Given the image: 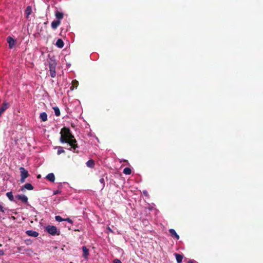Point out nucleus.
I'll return each instance as SVG.
<instances>
[{"instance_id": "nucleus-1", "label": "nucleus", "mask_w": 263, "mask_h": 263, "mask_svg": "<svg viewBox=\"0 0 263 263\" xmlns=\"http://www.w3.org/2000/svg\"><path fill=\"white\" fill-rule=\"evenodd\" d=\"M60 141L63 143H68L70 147L69 150L73 151V152L78 153L76 151V148L78 147L77 141L74 137L72 135L70 130L69 128L63 127L61 129Z\"/></svg>"}, {"instance_id": "nucleus-2", "label": "nucleus", "mask_w": 263, "mask_h": 263, "mask_svg": "<svg viewBox=\"0 0 263 263\" xmlns=\"http://www.w3.org/2000/svg\"><path fill=\"white\" fill-rule=\"evenodd\" d=\"M57 63L55 60L50 59L49 62V68L50 71V75L52 78H54L56 76L55 67Z\"/></svg>"}, {"instance_id": "nucleus-3", "label": "nucleus", "mask_w": 263, "mask_h": 263, "mask_svg": "<svg viewBox=\"0 0 263 263\" xmlns=\"http://www.w3.org/2000/svg\"><path fill=\"white\" fill-rule=\"evenodd\" d=\"M19 170L21 173L20 181L21 183H24L25 179L29 176L28 172L23 167H20Z\"/></svg>"}, {"instance_id": "nucleus-4", "label": "nucleus", "mask_w": 263, "mask_h": 263, "mask_svg": "<svg viewBox=\"0 0 263 263\" xmlns=\"http://www.w3.org/2000/svg\"><path fill=\"white\" fill-rule=\"evenodd\" d=\"M46 230L47 232L52 235H59L60 234V233H57V228L56 227L54 226H48L46 227Z\"/></svg>"}, {"instance_id": "nucleus-5", "label": "nucleus", "mask_w": 263, "mask_h": 263, "mask_svg": "<svg viewBox=\"0 0 263 263\" xmlns=\"http://www.w3.org/2000/svg\"><path fill=\"white\" fill-rule=\"evenodd\" d=\"M9 107V104L8 102H4L2 104L1 107H0V117L2 115L4 112V111L8 108Z\"/></svg>"}, {"instance_id": "nucleus-6", "label": "nucleus", "mask_w": 263, "mask_h": 263, "mask_svg": "<svg viewBox=\"0 0 263 263\" xmlns=\"http://www.w3.org/2000/svg\"><path fill=\"white\" fill-rule=\"evenodd\" d=\"M7 41L9 44V48L11 49L13 48L15 44V40L9 36L7 38Z\"/></svg>"}, {"instance_id": "nucleus-7", "label": "nucleus", "mask_w": 263, "mask_h": 263, "mask_svg": "<svg viewBox=\"0 0 263 263\" xmlns=\"http://www.w3.org/2000/svg\"><path fill=\"white\" fill-rule=\"evenodd\" d=\"M16 198L19 200L22 201L23 203H27L28 202V198L24 195H17Z\"/></svg>"}, {"instance_id": "nucleus-8", "label": "nucleus", "mask_w": 263, "mask_h": 263, "mask_svg": "<svg viewBox=\"0 0 263 263\" xmlns=\"http://www.w3.org/2000/svg\"><path fill=\"white\" fill-rule=\"evenodd\" d=\"M26 233L29 236L36 237L39 236V233L36 231L33 230H28L26 232Z\"/></svg>"}, {"instance_id": "nucleus-9", "label": "nucleus", "mask_w": 263, "mask_h": 263, "mask_svg": "<svg viewBox=\"0 0 263 263\" xmlns=\"http://www.w3.org/2000/svg\"><path fill=\"white\" fill-rule=\"evenodd\" d=\"M82 251L83 252V256L85 259H87L89 256V250L86 246L82 247Z\"/></svg>"}, {"instance_id": "nucleus-10", "label": "nucleus", "mask_w": 263, "mask_h": 263, "mask_svg": "<svg viewBox=\"0 0 263 263\" xmlns=\"http://www.w3.org/2000/svg\"><path fill=\"white\" fill-rule=\"evenodd\" d=\"M61 24V21L59 20H54L53 21L51 24V26L52 29H56Z\"/></svg>"}, {"instance_id": "nucleus-11", "label": "nucleus", "mask_w": 263, "mask_h": 263, "mask_svg": "<svg viewBox=\"0 0 263 263\" xmlns=\"http://www.w3.org/2000/svg\"><path fill=\"white\" fill-rule=\"evenodd\" d=\"M169 232L171 234V235L172 237H174L176 238V239L178 240L180 238L179 236L177 234L175 230L173 229H171L169 230Z\"/></svg>"}, {"instance_id": "nucleus-12", "label": "nucleus", "mask_w": 263, "mask_h": 263, "mask_svg": "<svg viewBox=\"0 0 263 263\" xmlns=\"http://www.w3.org/2000/svg\"><path fill=\"white\" fill-rule=\"evenodd\" d=\"M46 178L52 182H53L55 180L54 175L53 174V173H52L48 174L46 176Z\"/></svg>"}, {"instance_id": "nucleus-13", "label": "nucleus", "mask_w": 263, "mask_h": 263, "mask_svg": "<svg viewBox=\"0 0 263 263\" xmlns=\"http://www.w3.org/2000/svg\"><path fill=\"white\" fill-rule=\"evenodd\" d=\"M33 186L32 185L29 183H26L23 187L22 188V191H23L24 189L28 190H32L33 189Z\"/></svg>"}, {"instance_id": "nucleus-14", "label": "nucleus", "mask_w": 263, "mask_h": 263, "mask_svg": "<svg viewBox=\"0 0 263 263\" xmlns=\"http://www.w3.org/2000/svg\"><path fill=\"white\" fill-rule=\"evenodd\" d=\"M31 13H32L31 6H27V7L26 8V9L25 10V13L26 15V17L28 18L29 15H30Z\"/></svg>"}, {"instance_id": "nucleus-15", "label": "nucleus", "mask_w": 263, "mask_h": 263, "mask_svg": "<svg viewBox=\"0 0 263 263\" xmlns=\"http://www.w3.org/2000/svg\"><path fill=\"white\" fill-rule=\"evenodd\" d=\"M55 16L56 18L58 19V20L60 21L63 18L64 14L62 12H61L59 11H57L55 13Z\"/></svg>"}, {"instance_id": "nucleus-16", "label": "nucleus", "mask_w": 263, "mask_h": 263, "mask_svg": "<svg viewBox=\"0 0 263 263\" xmlns=\"http://www.w3.org/2000/svg\"><path fill=\"white\" fill-rule=\"evenodd\" d=\"M55 44L57 47H58L59 48H63L64 46V45L63 40L61 39H59L57 40Z\"/></svg>"}, {"instance_id": "nucleus-17", "label": "nucleus", "mask_w": 263, "mask_h": 263, "mask_svg": "<svg viewBox=\"0 0 263 263\" xmlns=\"http://www.w3.org/2000/svg\"><path fill=\"white\" fill-rule=\"evenodd\" d=\"M79 85V82L76 80H73L72 81V86L70 87V89L71 90H73L74 88H77Z\"/></svg>"}, {"instance_id": "nucleus-18", "label": "nucleus", "mask_w": 263, "mask_h": 263, "mask_svg": "<svg viewBox=\"0 0 263 263\" xmlns=\"http://www.w3.org/2000/svg\"><path fill=\"white\" fill-rule=\"evenodd\" d=\"M40 118L42 121L45 122L47 120V115L45 112H42L40 114Z\"/></svg>"}, {"instance_id": "nucleus-19", "label": "nucleus", "mask_w": 263, "mask_h": 263, "mask_svg": "<svg viewBox=\"0 0 263 263\" xmlns=\"http://www.w3.org/2000/svg\"><path fill=\"white\" fill-rule=\"evenodd\" d=\"M175 256H176V259L178 263H180L182 262L183 257L181 255L178 254V253H175Z\"/></svg>"}, {"instance_id": "nucleus-20", "label": "nucleus", "mask_w": 263, "mask_h": 263, "mask_svg": "<svg viewBox=\"0 0 263 263\" xmlns=\"http://www.w3.org/2000/svg\"><path fill=\"white\" fill-rule=\"evenodd\" d=\"M86 165L89 167L93 168L95 166V161L92 159H90L86 162Z\"/></svg>"}, {"instance_id": "nucleus-21", "label": "nucleus", "mask_w": 263, "mask_h": 263, "mask_svg": "<svg viewBox=\"0 0 263 263\" xmlns=\"http://www.w3.org/2000/svg\"><path fill=\"white\" fill-rule=\"evenodd\" d=\"M53 109L54 111V114L56 116H60V110L58 107L55 106L53 107Z\"/></svg>"}, {"instance_id": "nucleus-22", "label": "nucleus", "mask_w": 263, "mask_h": 263, "mask_svg": "<svg viewBox=\"0 0 263 263\" xmlns=\"http://www.w3.org/2000/svg\"><path fill=\"white\" fill-rule=\"evenodd\" d=\"M6 196L10 201H12L14 200V197L11 192L7 193Z\"/></svg>"}, {"instance_id": "nucleus-23", "label": "nucleus", "mask_w": 263, "mask_h": 263, "mask_svg": "<svg viewBox=\"0 0 263 263\" xmlns=\"http://www.w3.org/2000/svg\"><path fill=\"white\" fill-rule=\"evenodd\" d=\"M123 173L126 175H130L132 173L131 169L129 167H125L123 171Z\"/></svg>"}, {"instance_id": "nucleus-24", "label": "nucleus", "mask_w": 263, "mask_h": 263, "mask_svg": "<svg viewBox=\"0 0 263 263\" xmlns=\"http://www.w3.org/2000/svg\"><path fill=\"white\" fill-rule=\"evenodd\" d=\"M8 209L5 208L3 204L0 203V212L2 213H5V212Z\"/></svg>"}, {"instance_id": "nucleus-25", "label": "nucleus", "mask_w": 263, "mask_h": 263, "mask_svg": "<svg viewBox=\"0 0 263 263\" xmlns=\"http://www.w3.org/2000/svg\"><path fill=\"white\" fill-rule=\"evenodd\" d=\"M55 219L57 221L61 222L64 221V219L60 216H56Z\"/></svg>"}, {"instance_id": "nucleus-26", "label": "nucleus", "mask_w": 263, "mask_h": 263, "mask_svg": "<svg viewBox=\"0 0 263 263\" xmlns=\"http://www.w3.org/2000/svg\"><path fill=\"white\" fill-rule=\"evenodd\" d=\"M65 153V151L63 149L62 147H59L57 152L58 155H60L62 153Z\"/></svg>"}, {"instance_id": "nucleus-27", "label": "nucleus", "mask_w": 263, "mask_h": 263, "mask_svg": "<svg viewBox=\"0 0 263 263\" xmlns=\"http://www.w3.org/2000/svg\"><path fill=\"white\" fill-rule=\"evenodd\" d=\"M100 182L102 184L103 188L105 186V180L103 178H102L100 179Z\"/></svg>"}, {"instance_id": "nucleus-28", "label": "nucleus", "mask_w": 263, "mask_h": 263, "mask_svg": "<svg viewBox=\"0 0 263 263\" xmlns=\"http://www.w3.org/2000/svg\"><path fill=\"white\" fill-rule=\"evenodd\" d=\"M64 221H68L70 223H72L73 221L71 219H70L69 218H67L64 219Z\"/></svg>"}, {"instance_id": "nucleus-29", "label": "nucleus", "mask_w": 263, "mask_h": 263, "mask_svg": "<svg viewBox=\"0 0 263 263\" xmlns=\"http://www.w3.org/2000/svg\"><path fill=\"white\" fill-rule=\"evenodd\" d=\"M114 263H122L121 260L119 259H115L113 261Z\"/></svg>"}, {"instance_id": "nucleus-30", "label": "nucleus", "mask_w": 263, "mask_h": 263, "mask_svg": "<svg viewBox=\"0 0 263 263\" xmlns=\"http://www.w3.org/2000/svg\"><path fill=\"white\" fill-rule=\"evenodd\" d=\"M107 230L108 231V232H109L110 233H114V232L112 231V230L110 227H107Z\"/></svg>"}, {"instance_id": "nucleus-31", "label": "nucleus", "mask_w": 263, "mask_h": 263, "mask_svg": "<svg viewBox=\"0 0 263 263\" xmlns=\"http://www.w3.org/2000/svg\"><path fill=\"white\" fill-rule=\"evenodd\" d=\"M5 254L4 251L3 250H0V256H3Z\"/></svg>"}, {"instance_id": "nucleus-32", "label": "nucleus", "mask_w": 263, "mask_h": 263, "mask_svg": "<svg viewBox=\"0 0 263 263\" xmlns=\"http://www.w3.org/2000/svg\"><path fill=\"white\" fill-rule=\"evenodd\" d=\"M188 263H197L195 261L190 260L188 261Z\"/></svg>"}, {"instance_id": "nucleus-33", "label": "nucleus", "mask_w": 263, "mask_h": 263, "mask_svg": "<svg viewBox=\"0 0 263 263\" xmlns=\"http://www.w3.org/2000/svg\"><path fill=\"white\" fill-rule=\"evenodd\" d=\"M59 193H60V192L58 190H57V191L54 192V194H57Z\"/></svg>"}, {"instance_id": "nucleus-34", "label": "nucleus", "mask_w": 263, "mask_h": 263, "mask_svg": "<svg viewBox=\"0 0 263 263\" xmlns=\"http://www.w3.org/2000/svg\"><path fill=\"white\" fill-rule=\"evenodd\" d=\"M18 250L19 251H22V247H18Z\"/></svg>"}, {"instance_id": "nucleus-35", "label": "nucleus", "mask_w": 263, "mask_h": 263, "mask_svg": "<svg viewBox=\"0 0 263 263\" xmlns=\"http://www.w3.org/2000/svg\"><path fill=\"white\" fill-rule=\"evenodd\" d=\"M40 177H41V176H40V175H39L37 176V178H40Z\"/></svg>"}, {"instance_id": "nucleus-36", "label": "nucleus", "mask_w": 263, "mask_h": 263, "mask_svg": "<svg viewBox=\"0 0 263 263\" xmlns=\"http://www.w3.org/2000/svg\"><path fill=\"white\" fill-rule=\"evenodd\" d=\"M2 246V245L0 243V247Z\"/></svg>"}]
</instances>
